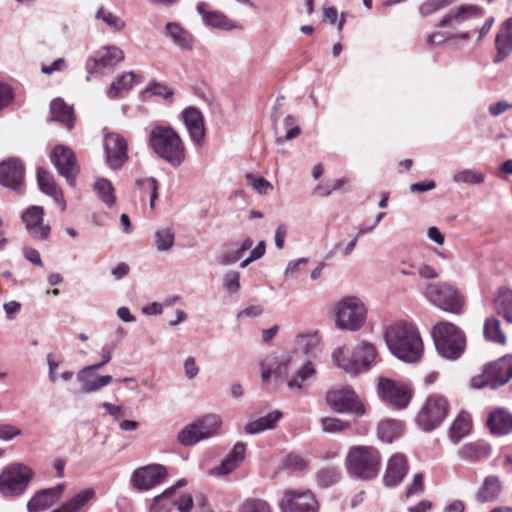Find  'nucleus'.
<instances>
[{"label":"nucleus","instance_id":"obj_1","mask_svg":"<svg viewBox=\"0 0 512 512\" xmlns=\"http://www.w3.org/2000/svg\"><path fill=\"white\" fill-rule=\"evenodd\" d=\"M386 344L391 353L398 359L415 363L423 353V342L417 328L404 321H399L387 328Z\"/></svg>","mask_w":512,"mask_h":512},{"label":"nucleus","instance_id":"obj_2","mask_svg":"<svg viewBox=\"0 0 512 512\" xmlns=\"http://www.w3.org/2000/svg\"><path fill=\"white\" fill-rule=\"evenodd\" d=\"M149 145L157 157L174 168L180 167L186 159L185 144L169 125H155L149 134Z\"/></svg>","mask_w":512,"mask_h":512},{"label":"nucleus","instance_id":"obj_3","mask_svg":"<svg viewBox=\"0 0 512 512\" xmlns=\"http://www.w3.org/2000/svg\"><path fill=\"white\" fill-rule=\"evenodd\" d=\"M382 457L377 448L370 445H354L349 448L345 466L347 473L362 481H371L379 475Z\"/></svg>","mask_w":512,"mask_h":512},{"label":"nucleus","instance_id":"obj_4","mask_svg":"<svg viewBox=\"0 0 512 512\" xmlns=\"http://www.w3.org/2000/svg\"><path fill=\"white\" fill-rule=\"evenodd\" d=\"M375 357V347L367 342L359 343L352 350L346 346L339 347L332 354L334 363L353 376L368 370Z\"/></svg>","mask_w":512,"mask_h":512},{"label":"nucleus","instance_id":"obj_5","mask_svg":"<svg viewBox=\"0 0 512 512\" xmlns=\"http://www.w3.org/2000/svg\"><path fill=\"white\" fill-rule=\"evenodd\" d=\"M432 336L438 353L450 360L458 359L466 347L464 332L450 322H439L434 325Z\"/></svg>","mask_w":512,"mask_h":512},{"label":"nucleus","instance_id":"obj_6","mask_svg":"<svg viewBox=\"0 0 512 512\" xmlns=\"http://www.w3.org/2000/svg\"><path fill=\"white\" fill-rule=\"evenodd\" d=\"M334 316L338 329L355 332L365 324L367 309L357 296H346L335 304Z\"/></svg>","mask_w":512,"mask_h":512},{"label":"nucleus","instance_id":"obj_7","mask_svg":"<svg viewBox=\"0 0 512 512\" xmlns=\"http://www.w3.org/2000/svg\"><path fill=\"white\" fill-rule=\"evenodd\" d=\"M222 419L217 414H207L185 426L178 434V441L185 446L198 443L218 434Z\"/></svg>","mask_w":512,"mask_h":512},{"label":"nucleus","instance_id":"obj_8","mask_svg":"<svg viewBox=\"0 0 512 512\" xmlns=\"http://www.w3.org/2000/svg\"><path fill=\"white\" fill-rule=\"evenodd\" d=\"M424 295L436 307L450 313L459 314L464 305L462 295L448 283H430Z\"/></svg>","mask_w":512,"mask_h":512},{"label":"nucleus","instance_id":"obj_9","mask_svg":"<svg viewBox=\"0 0 512 512\" xmlns=\"http://www.w3.org/2000/svg\"><path fill=\"white\" fill-rule=\"evenodd\" d=\"M31 470L23 464H12L0 475V492L4 496L22 494L31 479Z\"/></svg>","mask_w":512,"mask_h":512},{"label":"nucleus","instance_id":"obj_10","mask_svg":"<svg viewBox=\"0 0 512 512\" xmlns=\"http://www.w3.org/2000/svg\"><path fill=\"white\" fill-rule=\"evenodd\" d=\"M282 512H319V502L315 494L307 490L288 489L279 503Z\"/></svg>","mask_w":512,"mask_h":512},{"label":"nucleus","instance_id":"obj_11","mask_svg":"<svg viewBox=\"0 0 512 512\" xmlns=\"http://www.w3.org/2000/svg\"><path fill=\"white\" fill-rule=\"evenodd\" d=\"M326 402L337 413H351L356 416H362L365 413L363 404L358 400L355 392L348 387L328 391Z\"/></svg>","mask_w":512,"mask_h":512},{"label":"nucleus","instance_id":"obj_12","mask_svg":"<svg viewBox=\"0 0 512 512\" xmlns=\"http://www.w3.org/2000/svg\"><path fill=\"white\" fill-rule=\"evenodd\" d=\"M447 400L439 395L430 396L417 416V423L425 431L436 428L447 415Z\"/></svg>","mask_w":512,"mask_h":512},{"label":"nucleus","instance_id":"obj_13","mask_svg":"<svg viewBox=\"0 0 512 512\" xmlns=\"http://www.w3.org/2000/svg\"><path fill=\"white\" fill-rule=\"evenodd\" d=\"M27 234L34 240L47 241L51 235V226L45 222V211L42 206L32 205L21 214Z\"/></svg>","mask_w":512,"mask_h":512},{"label":"nucleus","instance_id":"obj_14","mask_svg":"<svg viewBox=\"0 0 512 512\" xmlns=\"http://www.w3.org/2000/svg\"><path fill=\"white\" fill-rule=\"evenodd\" d=\"M507 364L504 357L485 366L481 375L475 376L471 380L473 388L491 387L496 389L509 381Z\"/></svg>","mask_w":512,"mask_h":512},{"label":"nucleus","instance_id":"obj_15","mask_svg":"<svg viewBox=\"0 0 512 512\" xmlns=\"http://www.w3.org/2000/svg\"><path fill=\"white\" fill-rule=\"evenodd\" d=\"M167 469L160 464H150L137 468L131 475L132 486L139 491H147L161 484Z\"/></svg>","mask_w":512,"mask_h":512},{"label":"nucleus","instance_id":"obj_16","mask_svg":"<svg viewBox=\"0 0 512 512\" xmlns=\"http://www.w3.org/2000/svg\"><path fill=\"white\" fill-rule=\"evenodd\" d=\"M260 366L262 381L267 384L272 376L276 380L285 378L289 369L297 366V360L291 355L278 357L270 354L261 361Z\"/></svg>","mask_w":512,"mask_h":512},{"label":"nucleus","instance_id":"obj_17","mask_svg":"<svg viewBox=\"0 0 512 512\" xmlns=\"http://www.w3.org/2000/svg\"><path fill=\"white\" fill-rule=\"evenodd\" d=\"M50 158L58 173L63 176L70 185H74L79 168L73 151L66 146H56L51 152Z\"/></svg>","mask_w":512,"mask_h":512},{"label":"nucleus","instance_id":"obj_18","mask_svg":"<svg viewBox=\"0 0 512 512\" xmlns=\"http://www.w3.org/2000/svg\"><path fill=\"white\" fill-rule=\"evenodd\" d=\"M124 60V52L117 46H105L97 55L91 56L86 62V71L89 75L100 73L104 69H111Z\"/></svg>","mask_w":512,"mask_h":512},{"label":"nucleus","instance_id":"obj_19","mask_svg":"<svg viewBox=\"0 0 512 512\" xmlns=\"http://www.w3.org/2000/svg\"><path fill=\"white\" fill-rule=\"evenodd\" d=\"M127 142L117 133H108L105 136L104 149L106 161L111 169H120L128 160Z\"/></svg>","mask_w":512,"mask_h":512},{"label":"nucleus","instance_id":"obj_20","mask_svg":"<svg viewBox=\"0 0 512 512\" xmlns=\"http://www.w3.org/2000/svg\"><path fill=\"white\" fill-rule=\"evenodd\" d=\"M378 391L383 400L397 408H405L411 398L407 386L387 378H380Z\"/></svg>","mask_w":512,"mask_h":512},{"label":"nucleus","instance_id":"obj_21","mask_svg":"<svg viewBox=\"0 0 512 512\" xmlns=\"http://www.w3.org/2000/svg\"><path fill=\"white\" fill-rule=\"evenodd\" d=\"M25 169L18 158H9L0 163V184L21 192L24 185Z\"/></svg>","mask_w":512,"mask_h":512},{"label":"nucleus","instance_id":"obj_22","mask_svg":"<svg viewBox=\"0 0 512 512\" xmlns=\"http://www.w3.org/2000/svg\"><path fill=\"white\" fill-rule=\"evenodd\" d=\"M181 118L188 131L191 142L195 146L201 147L206 134L202 112L198 108L190 106L181 112Z\"/></svg>","mask_w":512,"mask_h":512},{"label":"nucleus","instance_id":"obj_23","mask_svg":"<svg viewBox=\"0 0 512 512\" xmlns=\"http://www.w3.org/2000/svg\"><path fill=\"white\" fill-rule=\"evenodd\" d=\"M409 471L407 457L402 453L393 454L387 461L383 483L387 487L399 485Z\"/></svg>","mask_w":512,"mask_h":512},{"label":"nucleus","instance_id":"obj_24","mask_svg":"<svg viewBox=\"0 0 512 512\" xmlns=\"http://www.w3.org/2000/svg\"><path fill=\"white\" fill-rule=\"evenodd\" d=\"M480 16H482V10L480 7L472 4H464L450 9L441 18L437 26L440 28H456L465 21Z\"/></svg>","mask_w":512,"mask_h":512},{"label":"nucleus","instance_id":"obj_25","mask_svg":"<svg viewBox=\"0 0 512 512\" xmlns=\"http://www.w3.org/2000/svg\"><path fill=\"white\" fill-rule=\"evenodd\" d=\"M196 9L206 26L226 31L241 28L237 22L229 19L224 13L210 10V6L206 2H199Z\"/></svg>","mask_w":512,"mask_h":512},{"label":"nucleus","instance_id":"obj_26","mask_svg":"<svg viewBox=\"0 0 512 512\" xmlns=\"http://www.w3.org/2000/svg\"><path fill=\"white\" fill-rule=\"evenodd\" d=\"M321 337L317 332L302 333L296 336L294 342V351L291 356L297 360V364L304 359L302 355L307 357V360L316 356Z\"/></svg>","mask_w":512,"mask_h":512},{"label":"nucleus","instance_id":"obj_27","mask_svg":"<svg viewBox=\"0 0 512 512\" xmlns=\"http://www.w3.org/2000/svg\"><path fill=\"white\" fill-rule=\"evenodd\" d=\"M245 453L246 444L237 442L221 463L209 471V475L224 476L230 474L243 462Z\"/></svg>","mask_w":512,"mask_h":512},{"label":"nucleus","instance_id":"obj_28","mask_svg":"<svg viewBox=\"0 0 512 512\" xmlns=\"http://www.w3.org/2000/svg\"><path fill=\"white\" fill-rule=\"evenodd\" d=\"M64 485L39 491L27 504L28 512H40L49 508L63 493Z\"/></svg>","mask_w":512,"mask_h":512},{"label":"nucleus","instance_id":"obj_29","mask_svg":"<svg viewBox=\"0 0 512 512\" xmlns=\"http://www.w3.org/2000/svg\"><path fill=\"white\" fill-rule=\"evenodd\" d=\"M495 44L497 55L494 62L500 63L512 52V18H509L502 24L496 36Z\"/></svg>","mask_w":512,"mask_h":512},{"label":"nucleus","instance_id":"obj_30","mask_svg":"<svg viewBox=\"0 0 512 512\" xmlns=\"http://www.w3.org/2000/svg\"><path fill=\"white\" fill-rule=\"evenodd\" d=\"M37 182L40 190L52 197L54 201L61 206L62 211H64L66 209V202L63 198V193L57 187L53 176L47 170L39 167L37 169Z\"/></svg>","mask_w":512,"mask_h":512},{"label":"nucleus","instance_id":"obj_31","mask_svg":"<svg viewBox=\"0 0 512 512\" xmlns=\"http://www.w3.org/2000/svg\"><path fill=\"white\" fill-rule=\"evenodd\" d=\"M51 119L60 122L68 130H72L75 123L74 110L63 99L56 98L50 103Z\"/></svg>","mask_w":512,"mask_h":512},{"label":"nucleus","instance_id":"obj_32","mask_svg":"<svg viewBox=\"0 0 512 512\" xmlns=\"http://www.w3.org/2000/svg\"><path fill=\"white\" fill-rule=\"evenodd\" d=\"M166 34L172 40V42L183 50H192L194 46L193 35L185 30L177 22H168L166 24Z\"/></svg>","mask_w":512,"mask_h":512},{"label":"nucleus","instance_id":"obj_33","mask_svg":"<svg viewBox=\"0 0 512 512\" xmlns=\"http://www.w3.org/2000/svg\"><path fill=\"white\" fill-rule=\"evenodd\" d=\"M95 495L96 491L94 488L83 489L51 512H80L85 505L94 500Z\"/></svg>","mask_w":512,"mask_h":512},{"label":"nucleus","instance_id":"obj_34","mask_svg":"<svg viewBox=\"0 0 512 512\" xmlns=\"http://www.w3.org/2000/svg\"><path fill=\"white\" fill-rule=\"evenodd\" d=\"M487 425L493 434L504 435L512 431V415L503 409L493 411Z\"/></svg>","mask_w":512,"mask_h":512},{"label":"nucleus","instance_id":"obj_35","mask_svg":"<svg viewBox=\"0 0 512 512\" xmlns=\"http://www.w3.org/2000/svg\"><path fill=\"white\" fill-rule=\"evenodd\" d=\"M93 375H87L86 370H80L77 374V380L81 384V392L85 394L93 393L102 387L109 385L113 378L110 375H102L91 379Z\"/></svg>","mask_w":512,"mask_h":512},{"label":"nucleus","instance_id":"obj_36","mask_svg":"<svg viewBox=\"0 0 512 512\" xmlns=\"http://www.w3.org/2000/svg\"><path fill=\"white\" fill-rule=\"evenodd\" d=\"M495 309L508 323L512 324V290L501 287L494 299Z\"/></svg>","mask_w":512,"mask_h":512},{"label":"nucleus","instance_id":"obj_37","mask_svg":"<svg viewBox=\"0 0 512 512\" xmlns=\"http://www.w3.org/2000/svg\"><path fill=\"white\" fill-rule=\"evenodd\" d=\"M281 417V412L273 411L264 417H260L259 419L247 423L244 431L247 434H257L267 429H273Z\"/></svg>","mask_w":512,"mask_h":512},{"label":"nucleus","instance_id":"obj_38","mask_svg":"<svg viewBox=\"0 0 512 512\" xmlns=\"http://www.w3.org/2000/svg\"><path fill=\"white\" fill-rule=\"evenodd\" d=\"M501 492V483L498 477L488 476L477 493V500L481 503L495 500Z\"/></svg>","mask_w":512,"mask_h":512},{"label":"nucleus","instance_id":"obj_39","mask_svg":"<svg viewBox=\"0 0 512 512\" xmlns=\"http://www.w3.org/2000/svg\"><path fill=\"white\" fill-rule=\"evenodd\" d=\"M472 427V420L469 414L460 413L450 428V439L454 443L460 442L466 435L469 434Z\"/></svg>","mask_w":512,"mask_h":512},{"label":"nucleus","instance_id":"obj_40","mask_svg":"<svg viewBox=\"0 0 512 512\" xmlns=\"http://www.w3.org/2000/svg\"><path fill=\"white\" fill-rule=\"evenodd\" d=\"M135 78L136 74L134 72H125L116 77L107 90L108 98L115 99L123 92L129 91L133 87Z\"/></svg>","mask_w":512,"mask_h":512},{"label":"nucleus","instance_id":"obj_41","mask_svg":"<svg viewBox=\"0 0 512 512\" xmlns=\"http://www.w3.org/2000/svg\"><path fill=\"white\" fill-rule=\"evenodd\" d=\"M484 337L494 343L505 345L506 335L501 329V322L496 317L488 318L483 327Z\"/></svg>","mask_w":512,"mask_h":512},{"label":"nucleus","instance_id":"obj_42","mask_svg":"<svg viewBox=\"0 0 512 512\" xmlns=\"http://www.w3.org/2000/svg\"><path fill=\"white\" fill-rule=\"evenodd\" d=\"M402 423L396 420H384L378 425V437L381 441L392 443L402 432Z\"/></svg>","mask_w":512,"mask_h":512},{"label":"nucleus","instance_id":"obj_43","mask_svg":"<svg viewBox=\"0 0 512 512\" xmlns=\"http://www.w3.org/2000/svg\"><path fill=\"white\" fill-rule=\"evenodd\" d=\"M298 364H301V367L298 369L296 375L287 382L291 390H300L303 382L315 374V369L310 360H303Z\"/></svg>","mask_w":512,"mask_h":512},{"label":"nucleus","instance_id":"obj_44","mask_svg":"<svg viewBox=\"0 0 512 512\" xmlns=\"http://www.w3.org/2000/svg\"><path fill=\"white\" fill-rule=\"evenodd\" d=\"M94 190L101 201L108 207H112L115 204V191L112 183L109 180L105 178H99L94 183Z\"/></svg>","mask_w":512,"mask_h":512},{"label":"nucleus","instance_id":"obj_45","mask_svg":"<svg viewBox=\"0 0 512 512\" xmlns=\"http://www.w3.org/2000/svg\"><path fill=\"white\" fill-rule=\"evenodd\" d=\"M486 179V173L477 169H463L453 175V181L458 184H481Z\"/></svg>","mask_w":512,"mask_h":512},{"label":"nucleus","instance_id":"obj_46","mask_svg":"<svg viewBox=\"0 0 512 512\" xmlns=\"http://www.w3.org/2000/svg\"><path fill=\"white\" fill-rule=\"evenodd\" d=\"M155 246L158 251H169L175 242V234L172 228L165 227L158 229L154 234Z\"/></svg>","mask_w":512,"mask_h":512},{"label":"nucleus","instance_id":"obj_47","mask_svg":"<svg viewBox=\"0 0 512 512\" xmlns=\"http://www.w3.org/2000/svg\"><path fill=\"white\" fill-rule=\"evenodd\" d=\"M340 471L336 467H325L316 473V482L321 488H328L340 480Z\"/></svg>","mask_w":512,"mask_h":512},{"label":"nucleus","instance_id":"obj_48","mask_svg":"<svg viewBox=\"0 0 512 512\" xmlns=\"http://www.w3.org/2000/svg\"><path fill=\"white\" fill-rule=\"evenodd\" d=\"M490 453V450L488 447L476 444V443H468L465 444L460 449V456L464 459L475 461L479 460L483 457H487Z\"/></svg>","mask_w":512,"mask_h":512},{"label":"nucleus","instance_id":"obj_49","mask_svg":"<svg viewBox=\"0 0 512 512\" xmlns=\"http://www.w3.org/2000/svg\"><path fill=\"white\" fill-rule=\"evenodd\" d=\"M174 496V489H166L160 495L154 497L150 512H171V498Z\"/></svg>","mask_w":512,"mask_h":512},{"label":"nucleus","instance_id":"obj_50","mask_svg":"<svg viewBox=\"0 0 512 512\" xmlns=\"http://www.w3.org/2000/svg\"><path fill=\"white\" fill-rule=\"evenodd\" d=\"M96 18L102 20L113 31H121L125 28L124 20L112 12L106 10L104 7L99 8L96 13Z\"/></svg>","mask_w":512,"mask_h":512},{"label":"nucleus","instance_id":"obj_51","mask_svg":"<svg viewBox=\"0 0 512 512\" xmlns=\"http://www.w3.org/2000/svg\"><path fill=\"white\" fill-rule=\"evenodd\" d=\"M222 286L230 295L238 293L241 288L240 273L235 270L227 271L223 275Z\"/></svg>","mask_w":512,"mask_h":512},{"label":"nucleus","instance_id":"obj_52","mask_svg":"<svg viewBox=\"0 0 512 512\" xmlns=\"http://www.w3.org/2000/svg\"><path fill=\"white\" fill-rule=\"evenodd\" d=\"M136 185L148 191L150 195V208L153 209L158 198V181L154 177L142 178L136 180Z\"/></svg>","mask_w":512,"mask_h":512},{"label":"nucleus","instance_id":"obj_53","mask_svg":"<svg viewBox=\"0 0 512 512\" xmlns=\"http://www.w3.org/2000/svg\"><path fill=\"white\" fill-rule=\"evenodd\" d=\"M454 0H427L419 7V13L422 16H429L440 9H443L450 4H452Z\"/></svg>","mask_w":512,"mask_h":512},{"label":"nucleus","instance_id":"obj_54","mask_svg":"<svg viewBox=\"0 0 512 512\" xmlns=\"http://www.w3.org/2000/svg\"><path fill=\"white\" fill-rule=\"evenodd\" d=\"M239 512H272L267 501L262 499H247L241 505Z\"/></svg>","mask_w":512,"mask_h":512},{"label":"nucleus","instance_id":"obj_55","mask_svg":"<svg viewBox=\"0 0 512 512\" xmlns=\"http://www.w3.org/2000/svg\"><path fill=\"white\" fill-rule=\"evenodd\" d=\"M320 422L322 430L326 433L341 432L348 428L346 422L334 417H323Z\"/></svg>","mask_w":512,"mask_h":512},{"label":"nucleus","instance_id":"obj_56","mask_svg":"<svg viewBox=\"0 0 512 512\" xmlns=\"http://www.w3.org/2000/svg\"><path fill=\"white\" fill-rule=\"evenodd\" d=\"M248 185L252 186L259 194H266L273 189L272 184L263 177H256L251 173L246 174Z\"/></svg>","mask_w":512,"mask_h":512},{"label":"nucleus","instance_id":"obj_57","mask_svg":"<svg viewBox=\"0 0 512 512\" xmlns=\"http://www.w3.org/2000/svg\"><path fill=\"white\" fill-rule=\"evenodd\" d=\"M145 92L150 93L152 96L162 97L164 99H171L173 91L163 83L151 81L145 88Z\"/></svg>","mask_w":512,"mask_h":512},{"label":"nucleus","instance_id":"obj_58","mask_svg":"<svg viewBox=\"0 0 512 512\" xmlns=\"http://www.w3.org/2000/svg\"><path fill=\"white\" fill-rule=\"evenodd\" d=\"M307 466V460L298 454H289L284 460V467L292 471H303Z\"/></svg>","mask_w":512,"mask_h":512},{"label":"nucleus","instance_id":"obj_59","mask_svg":"<svg viewBox=\"0 0 512 512\" xmlns=\"http://www.w3.org/2000/svg\"><path fill=\"white\" fill-rule=\"evenodd\" d=\"M171 503L179 512H191L193 507V498L189 494H183L179 497H176L175 495L171 498Z\"/></svg>","mask_w":512,"mask_h":512},{"label":"nucleus","instance_id":"obj_60","mask_svg":"<svg viewBox=\"0 0 512 512\" xmlns=\"http://www.w3.org/2000/svg\"><path fill=\"white\" fill-rule=\"evenodd\" d=\"M243 255L237 249H231L221 252L217 256V263L222 266H228L239 261Z\"/></svg>","mask_w":512,"mask_h":512},{"label":"nucleus","instance_id":"obj_61","mask_svg":"<svg viewBox=\"0 0 512 512\" xmlns=\"http://www.w3.org/2000/svg\"><path fill=\"white\" fill-rule=\"evenodd\" d=\"M423 490V475L421 473H417L414 475L412 484L407 487L405 494L407 497H411L421 494Z\"/></svg>","mask_w":512,"mask_h":512},{"label":"nucleus","instance_id":"obj_62","mask_svg":"<svg viewBox=\"0 0 512 512\" xmlns=\"http://www.w3.org/2000/svg\"><path fill=\"white\" fill-rule=\"evenodd\" d=\"M14 99L12 88L5 83H0V111L10 105Z\"/></svg>","mask_w":512,"mask_h":512},{"label":"nucleus","instance_id":"obj_63","mask_svg":"<svg viewBox=\"0 0 512 512\" xmlns=\"http://www.w3.org/2000/svg\"><path fill=\"white\" fill-rule=\"evenodd\" d=\"M22 434L21 429L12 424H1L0 425V439L9 441L16 436Z\"/></svg>","mask_w":512,"mask_h":512},{"label":"nucleus","instance_id":"obj_64","mask_svg":"<svg viewBox=\"0 0 512 512\" xmlns=\"http://www.w3.org/2000/svg\"><path fill=\"white\" fill-rule=\"evenodd\" d=\"M67 69V62L64 58H58L51 63V65H42L41 71L44 74H52L54 72H61Z\"/></svg>","mask_w":512,"mask_h":512}]
</instances>
